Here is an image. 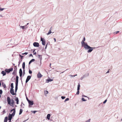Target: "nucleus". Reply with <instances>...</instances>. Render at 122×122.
<instances>
[{
	"label": "nucleus",
	"mask_w": 122,
	"mask_h": 122,
	"mask_svg": "<svg viewBox=\"0 0 122 122\" xmlns=\"http://www.w3.org/2000/svg\"><path fill=\"white\" fill-rule=\"evenodd\" d=\"M50 116L51 115L50 114H48L47 115L46 118L48 119V120H50Z\"/></svg>",
	"instance_id": "nucleus-17"
},
{
	"label": "nucleus",
	"mask_w": 122,
	"mask_h": 122,
	"mask_svg": "<svg viewBox=\"0 0 122 122\" xmlns=\"http://www.w3.org/2000/svg\"><path fill=\"white\" fill-rule=\"evenodd\" d=\"M13 70V68H9V69H6L5 70V72L7 73H9L10 71H12Z\"/></svg>",
	"instance_id": "nucleus-4"
},
{
	"label": "nucleus",
	"mask_w": 122,
	"mask_h": 122,
	"mask_svg": "<svg viewBox=\"0 0 122 122\" xmlns=\"http://www.w3.org/2000/svg\"><path fill=\"white\" fill-rule=\"evenodd\" d=\"M48 44H47L46 45V46H45V49H46V48H47V45Z\"/></svg>",
	"instance_id": "nucleus-59"
},
{
	"label": "nucleus",
	"mask_w": 122,
	"mask_h": 122,
	"mask_svg": "<svg viewBox=\"0 0 122 122\" xmlns=\"http://www.w3.org/2000/svg\"><path fill=\"white\" fill-rule=\"evenodd\" d=\"M18 82H15V93L17 92L18 89Z\"/></svg>",
	"instance_id": "nucleus-8"
},
{
	"label": "nucleus",
	"mask_w": 122,
	"mask_h": 122,
	"mask_svg": "<svg viewBox=\"0 0 122 122\" xmlns=\"http://www.w3.org/2000/svg\"><path fill=\"white\" fill-rule=\"evenodd\" d=\"M38 56H39V58L41 59L40 63H41V59L42 58V57H40V56H41V55H38Z\"/></svg>",
	"instance_id": "nucleus-38"
},
{
	"label": "nucleus",
	"mask_w": 122,
	"mask_h": 122,
	"mask_svg": "<svg viewBox=\"0 0 122 122\" xmlns=\"http://www.w3.org/2000/svg\"><path fill=\"white\" fill-rule=\"evenodd\" d=\"M3 92L2 90L1 89L0 90V94H2Z\"/></svg>",
	"instance_id": "nucleus-46"
},
{
	"label": "nucleus",
	"mask_w": 122,
	"mask_h": 122,
	"mask_svg": "<svg viewBox=\"0 0 122 122\" xmlns=\"http://www.w3.org/2000/svg\"><path fill=\"white\" fill-rule=\"evenodd\" d=\"M22 67L23 70L25 69V63L24 62L22 64Z\"/></svg>",
	"instance_id": "nucleus-16"
},
{
	"label": "nucleus",
	"mask_w": 122,
	"mask_h": 122,
	"mask_svg": "<svg viewBox=\"0 0 122 122\" xmlns=\"http://www.w3.org/2000/svg\"><path fill=\"white\" fill-rule=\"evenodd\" d=\"M26 100H27V101L28 102V100H29L28 99V98H27V97H26Z\"/></svg>",
	"instance_id": "nucleus-57"
},
{
	"label": "nucleus",
	"mask_w": 122,
	"mask_h": 122,
	"mask_svg": "<svg viewBox=\"0 0 122 122\" xmlns=\"http://www.w3.org/2000/svg\"><path fill=\"white\" fill-rule=\"evenodd\" d=\"M2 85L4 88H6V86L5 84H4V83L2 82Z\"/></svg>",
	"instance_id": "nucleus-24"
},
{
	"label": "nucleus",
	"mask_w": 122,
	"mask_h": 122,
	"mask_svg": "<svg viewBox=\"0 0 122 122\" xmlns=\"http://www.w3.org/2000/svg\"><path fill=\"white\" fill-rule=\"evenodd\" d=\"M5 9L4 8H1V9H0V10L1 11H3Z\"/></svg>",
	"instance_id": "nucleus-49"
},
{
	"label": "nucleus",
	"mask_w": 122,
	"mask_h": 122,
	"mask_svg": "<svg viewBox=\"0 0 122 122\" xmlns=\"http://www.w3.org/2000/svg\"><path fill=\"white\" fill-rule=\"evenodd\" d=\"M22 59H20L19 62H18V63H19V64H20L21 62L22 61Z\"/></svg>",
	"instance_id": "nucleus-40"
},
{
	"label": "nucleus",
	"mask_w": 122,
	"mask_h": 122,
	"mask_svg": "<svg viewBox=\"0 0 122 122\" xmlns=\"http://www.w3.org/2000/svg\"><path fill=\"white\" fill-rule=\"evenodd\" d=\"M31 63V62L30 61L29 62V65L30 63Z\"/></svg>",
	"instance_id": "nucleus-61"
},
{
	"label": "nucleus",
	"mask_w": 122,
	"mask_h": 122,
	"mask_svg": "<svg viewBox=\"0 0 122 122\" xmlns=\"http://www.w3.org/2000/svg\"><path fill=\"white\" fill-rule=\"evenodd\" d=\"M19 74H20V77H22V73H19Z\"/></svg>",
	"instance_id": "nucleus-50"
},
{
	"label": "nucleus",
	"mask_w": 122,
	"mask_h": 122,
	"mask_svg": "<svg viewBox=\"0 0 122 122\" xmlns=\"http://www.w3.org/2000/svg\"><path fill=\"white\" fill-rule=\"evenodd\" d=\"M29 23H27V24L25 25V26L26 27L27 25H28L29 24Z\"/></svg>",
	"instance_id": "nucleus-56"
},
{
	"label": "nucleus",
	"mask_w": 122,
	"mask_h": 122,
	"mask_svg": "<svg viewBox=\"0 0 122 122\" xmlns=\"http://www.w3.org/2000/svg\"><path fill=\"white\" fill-rule=\"evenodd\" d=\"M14 116L12 114H11L10 113L8 116V120L9 121H11V119H12L13 117Z\"/></svg>",
	"instance_id": "nucleus-7"
},
{
	"label": "nucleus",
	"mask_w": 122,
	"mask_h": 122,
	"mask_svg": "<svg viewBox=\"0 0 122 122\" xmlns=\"http://www.w3.org/2000/svg\"><path fill=\"white\" fill-rule=\"evenodd\" d=\"M28 81L26 79V81H25L26 83H27Z\"/></svg>",
	"instance_id": "nucleus-54"
},
{
	"label": "nucleus",
	"mask_w": 122,
	"mask_h": 122,
	"mask_svg": "<svg viewBox=\"0 0 122 122\" xmlns=\"http://www.w3.org/2000/svg\"><path fill=\"white\" fill-rule=\"evenodd\" d=\"M8 117H5L4 122H7V121Z\"/></svg>",
	"instance_id": "nucleus-22"
},
{
	"label": "nucleus",
	"mask_w": 122,
	"mask_h": 122,
	"mask_svg": "<svg viewBox=\"0 0 122 122\" xmlns=\"http://www.w3.org/2000/svg\"><path fill=\"white\" fill-rule=\"evenodd\" d=\"M15 68H14V69L15 70V71L16 72V70H17V68L16 67V66H15Z\"/></svg>",
	"instance_id": "nucleus-36"
},
{
	"label": "nucleus",
	"mask_w": 122,
	"mask_h": 122,
	"mask_svg": "<svg viewBox=\"0 0 122 122\" xmlns=\"http://www.w3.org/2000/svg\"><path fill=\"white\" fill-rule=\"evenodd\" d=\"M31 78V76H27L26 79L28 81H29Z\"/></svg>",
	"instance_id": "nucleus-19"
},
{
	"label": "nucleus",
	"mask_w": 122,
	"mask_h": 122,
	"mask_svg": "<svg viewBox=\"0 0 122 122\" xmlns=\"http://www.w3.org/2000/svg\"><path fill=\"white\" fill-rule=\"evenodd\" d=\"M37 76L38 78H40L42 76L40 72H39L37 74Z\"/></svg>",
	"instance_id": "nucleus-13"
},
{
	"label": "nucleus",
	"mask_w": 122,
	"mask_h": 122,
	"mask_svg": "<svg viewBox=\"0 0 122 122\" xmlns=\"http://www.w3.org/2000/svg\"><path fill=\"white\" fill-rule=\"evenodd\" d=\"M7 99L8 104H9L10 105V106H12L13 107H14V105H13V104H11V101H10L11 100H10V97H7Z\"/></svg>",
	"instance_id": "nucleus-3"
},
{
	"label": "nucleus",
	"mask_w": 122,
	"mask_h": 122,
	"mask_svg": "<svg viewBox=\"0 0 122 122\" xmlns=\"http://www.w3.org/2000/svg\"><path fill=\"white\" fill-rule=\"evenodd\" d=\"M85 41V38L84 37L83 40L81 42L82 47H84L86 45H87V44L86 42H85L84 41Z\"/></svg>",
	"instance_id": "nucleus-2"
},
{
	"label": "nucleus",
	"mask_w": 122,
	"mask_h": 122,
	"mask_svg": "<svg viewBox=\"0 0 122 122\" xmlns=\"http://www.w3.org/2000/svg\"><path fill=\"white\" fill-rule=\"evenodd\" d=\"M53 80V79H50L49 78V79L46 80V83H49L50 82H51Z\"/></svg>",
	"instance_id": "nucleus-14"
},
{
	"label": "nucleus",
	"mask_w": 122,
	"mask_h": 122,
	"mask_svg": "<svg viewBox=\"0 0 122 122\" xmlns=\"http://www.w3.org/2000/svg\"><path fill=\"white\" fill-rule=\"evenodd\" d=\"M77 76V74H76V75H71V77H74L75 76Z\"/></svg>",
	"instance_id": "nucleus-48"
},
{
	"label": "nucleus",
	"mask_w": 122,
	"mask_h": 122,
	"mask_svg": "<svg viewBox=\"0 0 122 122\" xmlns=\"http://www.w3.org/2000/svg\"><path fill=\"white\" fill-rule=\"evenodd\" d=\"M91 120V119H89L88 120H87L85 122H90V121Z\"/></svg>",
	"instance_id": "nucleus-45"
},
{
	"label": "nucleus",
	"mask_w": 122,
	"mask_h": 122,
	"mask_svg": "<svg viewBox=\"0 0 122 122\" xmlns=\"http://www.w3.org/2000/svg\"><path fill=\"white\" fill-rule=\"evenodd\" d=\"M19 77L17 76H16V81L15 82H18Z\"/></svg>",
	"instance_id": "nucleus-20"
},
{
	"label": "nucleus",
	"mask_w": 122,
	"mask_h": 122,
	"mask_svg": "<svg viewBox=\"0 0 122 122\" xmlns=\"http://www.w3.org/2000/svg\"><path fill=\"white\" fill-rule=\"evenodd\" d=\"M33 45L35 47H38L39 46V43L37 42H34V43Z\"/></svg>",
	"instance_id": "nucleus-10"
},
{
	"label": "nucleus",
	"mask_w": 122,
	"mask_h": 122,
	"mask_svg": "<svg viewBox=\"0 0 122 122\" xmlns=\"http://www.w3.org/2000/svg\"><path fill=\"white\" fill-rule=\"evenodd\" d=\"M35 61V60L34 59H33L31 60L30 61L31 62H34Z\"/></svg>",
	"instance_id": "nucleus-33"
},
{
	"label": "nucleus",
	"mask_w": 122,
	"mask_h": 122,
	"mask_svg": "<svg viewBox=\"0 0 122 122\" xmlns=\"http://www.w3.org/2000/svg\"><path fill=\"white\" fill-rule=\"evenodd\" d=\"M19 73H22V74L23 73L22 70L21 69V68H20V69L19 71Z\"/></svg>",
	"instance_id": "nucleus-27"
},
{
	"label": "nucleus",
	"mask_w": 122,
	"mask_h": 122,
	"mask_svg": "<svg viewBox=\"0 0 122 122\" xmlns=\"http://www.w3.org/2000/svg\"><path fill=\"white\" fill-rule=\"evenodd\" d=\"M80 86L79 84L77 85V90H80Z\"/></svg>",
	"instance_id": "nucleus-26"
},
{
	"label": "nucleus",
	"mask_w": 122,
	"mask_h": 122,
	"mask_svg": "<svg viewBox=\"0 0 122 122\" xmlns=\"http://www.w3.org/2000/svg\"><path fill=\"white\" fill-rule=\"evenodd\" d=\"M10 86L11 88L10 89H13L14 88L13 83H11V84Z\"/></svg>",
	"instance_id": "nucleus-21"
},
{
	"label": "nucleus",
	"mask_w": 122,
	"mask_h": 122,
	"mask_svg": "<svg viewBox=\"0 0 122 122\" xmlns=\"http://www.w3.org/2000/svg\"><path fill=\"white\" fill-rule=\"evenodd\" d=\"M89 75L88 73H87L85 74L81 78V80H82L84 78L88 76Z\"/></svg>",
	"instance_id": "nucleus-6"
},
{
	"label": "nucleus",
	"mask_w": 122,
	"mask_h": 122,
	"mask_svg": "<svg viewBox=\"0 0 122 122\" xmlns=\"http://www.w3.org/2000/svg\"><path fill=\"white\" fill-rule=\"evenodd\" d=\"M15 101L16 102L19 101V99L17 97L15 98Z\"/></svg>",
	"instance_id": "nucleus-28"
},
{
	"label": "nucleus",
	"mask_w": 122,
	"mask_h": 122,
	"mask_svg": "<svg viewBox=\"0 0 122 122\" xmlns=\"http://www.w3.org/2000/svg\"><path fill=\"white\" fill-rule=\"evenodd\" d=\"M77 92L76 93V94L78 95L79 94V90H77Z\"/></svg>",
	"instance_id": "nucleus-32"
},
{
	"label": "nucleus",
	"mask_w": 122,
	"mask_h": 122,
	"mask_svg": "<svg viewBox=\"0 0 122 122\" xmlns=\"http://www.w3.org/2000/svg\"><path fill=\"white\" fill-rule=\"evenodd\" d=\"M0 16L1 17H3V16H2V15H0Z\"/></svg>",
	"instance_id": "nucleus-64"
},
{
	"label": "nucleus",
	"mask_w": 122,
	"mask_h": 122,
	"mask_svg": "<svg viewBox=\"0 0 122 122\" xmlns=\"http://www.w3.org/2000/svg\"><path fill=\"white\" fill-rule=\"evenodd\" d=\"M35 49H34L33 51V55H35L36 54V52H35Z\"/></svg>",
	"instance_id": "nucleus-34"
},
{
	"label": "nucleus",
	"mask_w": 122,
	"mask_h": 122,
	"mask_svg": "<svg viewBox=\"0 0 122 122\" xmlns=\"http://www.w3.org/2000/svg\"><path fill=\"white\" fill-rule=\"evenodd\" d=\"M82 97H87L86 96H85V95H82Z\"/></svg>",
	"instance_id": "nucleus-62"
},
{
	"label": "nucleus",
	"mask_w": 122,
	"mask_h": 122,
	"mask_svg": "<svg viewBox=\"0 0 122 122\" xmlns=\"http://www.w3.org/2000/svg\"><path fill=\"white\" fill-rule=\"evenodd\" d=\"M19 56L20 57H21V59H22H22L23 58V56H22L20 55H19Z\"/></svg>",
	"instance_id": "nucleus-43"
},
{
	"label": "nucleus",
	"mask_w": 122,
	"mask_h": 122,
	"mask_svg": "<svg viewBox=\"0 0 122 122\" xmlns=\"http://www.w3.org/2000/svg\"><path fill=\"white\" fill-rule=\"evenodd\" d=\"M107 99H106L104 101V102H103V103L104 104H105V103L106 102H107Z\"/></svg>",
	"instance_id": "nucleus-47"
},
{
	"label": "nucleus",
	"mask_w": 122,
	"mask_h": 122,
	"mask_svg": "<svg viewBox=\"0 0 122 122\" xmlns=\"http://www.w3.org/2000/svg\"><path fill=\"white\" fill-rule=\"evenodd\" d=\"M29 72L30 74H31L32 73V71L30 69H29Z\"/></svg>",
	"instance_id": "nucleus-37"
},
{
	"label": "nucleus",
	"mask_w": 122,
	"mask_h": 122,
	"mask_svg": "<svg viewBox=\"0 0 122 122\" xmlns=\"http://www.w3.org/2000/svg\"><path fill=\"white\" fill-rule=\"evenodd\" d=\"M28 119H27L26 120H25L23 121V122H25Z\"/></svg>",
	"instance_id": "nucleus-63"
},
{
	"label": "nucleus",
	"mask_w": 122,
	"mask_h": 122,
	"mask_svg": "<svg viewBox=\"0 0 122 122\" xmlns=\"http://www.w3.org/2000/svg\"><path fill=\"white\" fill-rule=\"evenodd\" d=\"M10 93L13 95H16V93H14L13 89H10Z\"/></svg>",
	"instance_id": "nucleus-11"
},
{
	"label": "nucleus",
	"mask_w": 122,
	"mask_h": 122,
	"mask_svg": "<svg viewBox=\"0 0 122 122\" xmlns=\"http://www.w3.org/2000/svg\"><path fill=\"white\" fill-rule=\"evenodd\" d=\"M16 72L15 71V70H14L13 71V72L12 74L14 75L15 74V73Z\"/></svg>",
	"instance_id": "nucleus-44"
},
{
	"label": "nucleus",
	"mask_w": 122,
	"mask_h": 122,
	"mask_svg": "<svg viewBox=\"0 0 122 122\" xmlns=\"http://www.w3.org/2000/svg\"><path fill=\"white\" fill-rule=\"evenodd\" d=\"M61 97L62 99H64L66 98V97L65 96H62Z\"/></svg>",
	"instance_id": "nucleus-39"
},
{
	"label": "nucleus",
	"mask_w": 122,
	"mask_h": 122,
	"mask_svg": "<svg viewBox=\"0 0 122 122\" xmlns=\"http://www.w3.org/2000/svg\"><path fill=\"white\" fill-rule=\"evenodd\" d=\"M19 101H18L16 102V103L17 104H19Z\"/></svg>",
	"instance_id": "nucleus-58"
},
{
	"label": "nucleus",
	"mask_w": 122,
	"mask_h": 122,
	"mask_svg": "<svg viewBox=\"0 0 122 122\" xmlns=\"http://www.w3.org/2000/svg\"><path fill=\"white\" fill-rule=\"evenodd\" d=\"M119 32V31H117L115 33L116 34H117V33H118Z\"/></svg>",
	"instance_id": "nucleus-52"
},
{
	"label": "nucleus",
	"mask_w": 122,
	"mask_h": 122,
	"mask_svg": "<svg viewBox=\"0 0 122 122\" xmlns=\"http://www.w3.org/2000/svg\"><path fill=\"white\" fill-rule=\"evenodd\" d=\"M20 27V28H22L23 29H26V28H27L28 27L27 26V27H26V26L25 25L24 26H21Z\"/></svg>",
	"instance_id": "nucleus-18"
},
{
	"label": "nucleus",
	"mask_w": 122,
	"mask_h": 122,
	"mask_svg": "<svg viewBox=\"0 0 122 122\" xmlns=\"http://www.w3.org/2000/svg\"><path fill=\"white\" fill-rule=\"evenodd\" d=\"M2 112L3 113H5V110H4Z\"/></svg>",
	"instance_id": "nucleus-60"
},
{
	"label": "nucleus",
	"mask_w": 122,
	"mask_h": 122,
	"mask_svg": "<svg viewBox=\"0 0 122 122\" xmlns=\"http://www.w3.org/2000/svg\"><path fill=\"white\" fill-rule=\"evenodd\" d=\"M28 102L29 106L30 105L32 106L33 104V102L32 101L28 100Z\"/></svg>",
	"instance_id": "nucleus-12"
},
{
	"label": "nucleus",
	"mask_w": 122,
	"mask_h": 122,
	"mask_svg": "<svg viewBox=\"0 0 122 122\" xmlns=\"http://www.w3.org/2000/svg\"><path fill=\"white\" fill-rule=\"evenodd\" d=\"M41 41H42V43L43 45L45 46V45L46 41L44 38L41 37Z\"/></svg>",
	"instance_id": "nucleus-5"
},
{
	"label": "nucleus",
	"mask_w": 122,
	"mask_h": 122,
	"mask_svg": "<svg viewBox=\"0 0 122 122\" xmlns=\"http://www.w3.org/2000/svg\"><path fill=\"white\" fill-rule=\"evenodd\" d=\"M51 28H50V30L49 31L48 33H47V34L48 35L50 34L52 32H51Z\"/></svg>",
	"instance_id": "nucleus-23"
},
{
	"label": "nucleus",
	"mask_w": 122,
	"mask_h": 122,
	"mask_svg": "<svg viewBox=\"0 0 122 122\" xmlns=\"http://www.w3.org/2000/svg\"><path fill=\"white\" fill-rule=\"evenodd\" d=\"M54 40L55 42H56V39L55 38H54Z\"/></svg>",
	"instance_id": "nucleus-53"
},
{
	"label": "nucleus",
	"mask_w": 122,
	"mask_h": 122,
	"mask_svg": "<svg viewBox=\"0 0 122 122\" xmlns=\"http://www.w3.org/2000/svg\"><path fill=\"white\" fill-rule=\"evenodd\" d=\"M28 54V52H25L23 53H22V55H27Z\"/></svg>",
	"instance_id": "nucleus-42"
},
{
	"label": "nucleus",
	"mask_w": 122,
	"mask_h": 122,
	"mask_svg": "<svg viewBox=\"0 0 122 122\" xmlns=\"http://www.w3.org/2000/svg\"><path fill=\"white\" fill-rule=\"evenodd\" d=\"M23 76H24L25 74V69L23 70Z\"/></svg>",
	"instance_id": "nucleus-35"
},
{
	"label": "nucleus",
	"mask_w": 122,
	"mask_h": 122,
	"mask_svg": "<svg viewBox=\"0 0 122 122\" xmlns=\"http://www.w3.org/2000/svg\"><path fill=\"white\" fill-rule=\"evenodd\" d=\"M82 100L83 101H86V99H85L83 97L82 98Z\"/></svg>",
	"instance_id": "nucleus-31"
},
{
	"label": "nucleus",
	"mask_w": 122,
	"mask_h": 122,
	"mask_svg": "<svg viewBox=\"0 0 122 122\" xmlns=\"http://www.w3.org/2000/svg\"><path fill=\"white\" fill-rule=\"evenodd\" d=\"M13 111V112L11 114H12V115H13L14 116L15 113V108H14L13 109L11 110H10V112H11Z\"/></svg>",
	"instance_id": "nucleus-9"
},
{
	"label": "nucleus",
	"mask_w": 122,
	"mask_h": 122,
	"mask_svg": "<svg viewBox=\"0 0 122 122\" xmlns=\"http://www.w3.org/2000/svg\"><path fill=\"white\" fill-rule=\"evenodd\" d=\"M23 111V110L22 109H20V112L19 113V115H20L22 113Z\"/></svg>",
	"instance_id": "nucleus-25"
},
{
	"label": "nucleus",
	"mask_w": 122,
	"mask_h": 122,
	"mask_svg": "<svg viewBox=\"0 0 122 122\" xmlns=\"http://www.w3.org/2000/svg\"><path fill=\"white\" fill-rule=\"evenodd\" d=\"M29 56L30 57L32 56V57H33V56L31 54Z\"/></svg>",
	"instance_id": "nucleus-51"
},
{
	"label": "nucleus",
	"mask_w": 122,
	"mask_h": 122,
	"mask_svg": "<svg viewBox=\"0 0 122 122\" xmlns=\"http://www.w3.org/2000/svg\"><path fill=\"white\" fill-rule=\"evenodd\" d=\"M69 100V98H66L65 100L64 101V102H65L66 101H68Z\"/></svg>",
	"instance_id": "nucleus-30"
},
{
	"label": "nucleus",
	"mask_w": 122,
	"mask_h": 122,
	"mask_svg": "<svg viewBox=\"0 0 122 122\" xmlns=\"http://www.w3.org/2000/svg\"><path fill=\"white\" fill-rule=\"evenodd\" d=\"M84 47L86 50H88L87 52L88 53L91 52L93 50V49H95L96 48L95 47H91L88 44L84 46Z\"/></svg>",
	"instance_id": "nucleus-1"
},
{
	"label": "nucleus",
	"mask_w": 122,
	"mask_h": 122,
	"mask_svg": "<svg viewBox=\"0 0 122 122\" xmlns=\"http://www.w3.org/2000/svg\"><path fill=\"white\" fill-rule=\"evenodd\" d=\"M11 104H13L14 103V101L12 99V100H11Z\"/></svg>",
	"instance_id": "nucleus-29"
},
{
	"label": "nucleus",
	"mask_w": 122,
	"mask_h": 122,
	"mask_svg": "<svg viewBox=\"0 0 122 122\" xmlns=\"http://www.w3.org/2000/svg\"><path fill=\"white\" fill-rule=\"evenodd\" d=\"M109 70H108V71L106 72V73H109Z\"/></svg>",
	"instance_id": "nucleus-55"
},
{
	"label": "nucleus",
	"mask_w": 122,
	"mask_h": 122,
	"mask_svg": "<svg viewBox=\"0 0 122 122\" xmlns=\"http://www.w3.org/2000/svg\"><path fill=\"white\" fill-rule=\"evenodd\" d=\"M37 112V111H31V112H32L33 113H35Z\"/></svg>",
	"instance_id": "nucleus-41"
},
{
	"label": "nucleus",
	"mask_w": 122,
	"mask_h": 122,
	"mask_svg": "<svg viewBox=\"0 0 122 122\" xmlns=\"http://www.w3.org/2000/svg\"><path fill=\"white\" fill-rule=\"evenodd\" d=\"M1 73L3 74V76H4L6 75V73L5 71H2L1 72Z\"/></svg>",
	"instance_id": "nucleus-15"
}]
</instances>
